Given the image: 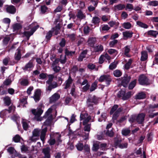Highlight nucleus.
<instances>
[{
    "label": "nucleus",
    "mask_w": 158,
    "mask_h": 158,
    "mask_svg": "<svg viewBox=\"0 0 158 158\" xmlns=\"http://www.w3.org/2000/svg\"><path fill=\"white\" fill-rule=\"evenodd\" d=\"M110 57L107 53H105V54L102 55L99 58V62L100 64H102L105 59L110 60Z\"/></svg>",
    "instance_id": "10"
},
{
    "label": "nucleus",
    "mask_w": 158,
    "mask_h": 158,
    "mask_svg": "<svg viewBox=\"0 0 158 158\" xmlns=\"http://www.w3.org/2000/svg\"><path fill=\"white\" fill-rule=\"evenodd\" d=\"M130 130L128 129H123L122 131V133L123 135L124 136H127L130 134Z\"/></svg>",
    "instance_id": "31"
},
{
    "label": "nucleus",
    "mask_w": 158,
    "mask_h": 158,
    "mask_svg": "<svg viewBox=\"0 0 158 158\" xmlns=\"http://www.w3.org/2000/svg\"><path fill=\"white\" fill-rule=\"evenodd\" d=\"M77 82V83L80 84L81 86L89 84L87 80L84 79L82 81V79L81 78L78 79Z\"/></svg>",
    "instance_id": "23"
},
{
    "label": "nucleus",
    "mask_w": 158,
    "mask_h": 158,
    "mask_svg": "<svg viewBox=\"0 0 158 158\" xmlns=\"http://www.w3.org/2000/svg\"><path fill=\"white\" fill-rule=\"evenodd\" d=\"M136 84V80H134L131 82L129 85V89H132L135 87Z\"/></svg>",
    "instance_id": "46"
},
{
    "label": "nucleus",
    "mask_w": 158,
    "mask_h": 158,
    "mask_svg": "<svg viewBox=\"0 0 158 158\" xmlns=\"http://www.w3.org/2000/svg\"><path fill=\"white\" fill-rule=\"evenodd\" d=\"M60 62L62 64H64L65 63L66 58L65 56L61 55L60 58Z\"/></svg>",
    "instance_id": "49"
},
{
    "label": "nucleus",
    "mask_w": 158,
    "mask_h": 158,
    "mask_svg": "<svg viewBox=\"0 0 158 158\" xmlns=\"http://www.w3.org/2000/svg\"><path fill=\"white\" fill-rule=\"evenodd\" d=\"M145 115L142 113L139 114L137 117L136 121L139 123H141L144 121Z\"/></svg>",
    "instance_id": "14"
},
{
    "label": "nucleus",
    "mask_w": 158,
    "mask_h": 158,
    "mask_svg": "<svg viewBox=\"0 0 158 158\" xmlns=\"http://www.w3.org/2000/svg\"><path fill=\"white\" fill-rule=\"evenodd\" d=\"M92 21L94 24L98 23L100 22V19L97 17H93L92 19Z\"/></svg>",
    "instance_id": "51"
},
{
    "label": "nucleus",
    "mask_w": 158,
    "mask_h": 158,
    "mask_svg": "<svg viewBox=\"0 0 158 158\" xmlns=\"http://www.w3.org/2000/svg\"><path fill=\"white\" fill-rule=\"evenodd\" d=\"M139 84L142 85L147 84L148 83V79L145 76L143 75L139 77Z\"/></svg>",
    "instance_id": "6"
},
{
    "label": "nucleus",
    "mask_w": 158,
    "mask_h": 158,
    "mask_svg": "<svg viewBox=\"0 0 158 158\" xmlns=\"http://www.w3.org/2000/svg\"><path fill=\"white\" fill-rule=\"evenodd\" d=\"M106 134L108 136L111 137L113 136L114 132L112 130H107L106 133Z\"/></svg>",
    "instance_id": "52"
},
{
    "label": "nucleus",
    "mask_w": 158,
    "mask_h": 158,
    "mask_svg": "<svg viewBox=\"0 0 158 158\" xmlns=\"http://www.w3.org/2000/svg\"><path fill=\"white\" fill-rule=\"evenodd\" d=\"M97 83L96 82H94L93 83L90 88V92H92L95 90L97 87Z\"/></svg>",
    "instance_id": "43"
},
{
    "label": "nucleus",
    "mask_w": 158,
    "mask_h": 158,
    "mask_svg": "<svg viewBox=\"0 0 158 158\" xmlns=\"http://www.w3.org/2000/svg\"><path fill=\"white\" fill-rule=\"evenodd\" d=\"M118 62L117 61H114L111 63L109 66V69L111 70H113L115 68Z\"/></svg>",
    "instance_id": "36"
},
{
    "label": "nucleus",
    "mask_w": 158,
    "mask_h": 158,
    "mask_svg": "<svg viewBox=\"0 0 158 158\" xmlns=\"http://www.w3.org/2000/svg\"><path fill=\"white\" fill-rule=\"evenodd\" d=\"M60 28V26L59 24L56 25L55 27L52 28V31L55 32V35H57L58 34V31Z\"/></svg>",
    "instance_id": "37"
},
{
    "label": "nucleus",
    "mask_w": 158,
    "mask_h": 158,
    "mask_svg": "<svg viewBox=\"0 0 158 158\" xmlns=\"http://www.w3.org/2000/svg\"><path fill=\"white\" fill-rule=\"evenodd\" d=\"M113 74L116 77H120L122 74V72L119 70H116L113 72Z\"/></svg>",
    "instance_id": "33"
},
{
    "label": "nucleus",
    "mask_w": 158,
    "mask_h": 158,
    "mask_svg": "<svg viewBox=\"0 0 158 158\" xmlns=\"http://www.w3.org/2000/svg\"><path fill=\"white\" fill-rule=\"evenodd\" d=\"M5 103L7 105H9L10 103V99L8 97H6L4 98Z\"/></svg>",
    "instance_id": "54"
},
{
    "label": "nucleus",
    "mask_w": 158,
    "mask_h": 158,
    "mask_svg": "<svg viewBox=\"0 0 158 158\" xmlns=\"http://www.w3.org/2000/svg\"><path fill=\"white\" fill-rule=\"evenodd\" d=\"M22 26L19 23H16L13 25V27L14 30H18L22 28Z\"/></svg>",
    "instance_id": "38"
},
{
    "label": "nucleus",
    "mask_w": 158,
    "mask_h": 158,
    "mask_svg": "<svg viewBox=\"0 0 158 158\" xmlns=\"http://www.w3.org/2000/svg\"><path fill=\"white\" fill-rule=\"evenodd\" d=\"M108 52L110 54L115 53L116 55L118 54V52L117 50L113 49H110L108 50Z\"/></svg>",
    "instance_id": "53"
},
{
    "label": "nucleus",
    "mask_w": 158,
    "mask_h": 158,
    "mask_svg": "<svg viewBox=\"0 0 158 158\" xmlns=\"http://www.w3.org/2000/svg\"><path fill=\"white\" fill-rule=\"evenodd\" d=\"M22 138L18 135H16L13 138V140L15 142L18 143L19 142Z\"/></svg>",
    "instance_id": "35"
},
{
    "label": "nucleus",
    "mask_w": 158,
    "mask_h": 158,
    "mask_svg": "<svg viewBox=\"0 0 158 158\" xmlns=\"http://www.w3.org/2000/svg\"><path fill=\"white\" fill-rule=\"evenodd\" d=\"M131 77L127 75L124 76L122 78V84L124 87H126L127 86L128 84L130 81Z\"/></svg>",
    "instance_id": "7"
},
{
    "label": "nucleus",
    "mask_w": 158,
    "mask_h": 158,
    "mask_svg": "<svg viewBox=\"0 0 158 158\" xmlns=\"http://www.w3.org/2000/svg\"><path fill=\"white\" fill-rule=\"evenodd\" d=\"M52 110V109L50 108L46 112L44 117L48 118V119L44 122V125L48 126L50 124L52 118V115L50 114Z\"/></svg>",
    "instance_id": "2"
},
{
    "label": "nucleus",
    "mask_w": 158,
    "mask_h": 158,
    "mask_svg": "<svg viewBox=\"0 0 158 158\" xmlns=\"http://www.w3.org/2000/svg\"><path fill=\"white\" fill-rule=\"evenodd\" d=\"M60 98V94L58 93H55L50 98V102L51 103L55 102L58 100Z\"/></svg>",
    "instance_id": "11"
},
{
    "label": "nucleus",
    "mask_w": 158,
    "mask_h": 158,
    "mask_svg": "<svg viewBox=\"0 0 158 158\" xmlns=\"http://www.w3.org/2000/svg\"><path fill=\"white\" fill-rule=\"evenodd\" d=\"M90 87L89 84L84 85L82 88V90L84 91H86L88 90Z\"/></svg>",
    "instance_id": "64"
},
{
    "label": "nucleus",
    "mask_w": 158,
    "mask_h": 158,
    "mask_svg": "<svg viewBox=\"0 0 158 158\" xmlns=\"http://www.w3.org/2000/svg\"><path fill=\"white\" fill-rule=\"evenodd\" d=\"M148 58V55L147 52L145 51L141 52V60L142 61H144L147 59Z\"/></svg>",
    "instance_id": "27"
},
{
    "label": "nucleus",
    "mask_w": 158,
    "mask_h": 158,
    "mask_svg": "<svg viewBox=\"0 0 158 158\" xmlns=\"http://www.w3.org/2000/svg\"><path fill=\"white\" fill-rule=\"evenodd\" d=\"M47 128L45 127L44 128L42 129L41 132L40 139L41 140L44 142L45 136L46 133L47 131Z\"/></svg>",
    "instance_id": "17"
},
{
    "label": "nucleus",
    "mask_w": 158,
    "mask_h": 158,
    "mask_svg": "<svg viewBox=\"0 0 158 158\" xmlns=\"http://www.w3.org/2000/svg\"><path fill=\"white\" fill-rule=\"evenodd\" d=\"M73 80L70 76H69V78L65 82V86L64 87L65 89H67L69 88L70 85L72 84Z\"/></svg>",
    "instance_id": "19"
},
{
    "label": "nucleus",
    "mask_w": 158,
    "mask_h": 158,
    "mask_svg": "<svg viewBox=\"0 0 158 158\" xmlns=\"http://www.w3.org/2000/svg\"><path fill=\"white\" fill-rule=\"evenodd\" d=\"M7 151L8 152H9L10 154H12L14 153H16V154L18 153H17L16 151L14 148L13 147H10L8 148Z\"/></svg>",
    "instance_id": "48"
},
{
    "label": "nucleus",
    "mask_w": 158,
    "mask_h": 158,
    "mask_svg": "<svg viewBox=\"0 0 158 158\" xmlns=\"http://www.w3.org/2000/svg\"><path fill=\"white\" fill-rule=\"evenodd\" d=\"M39 26L36 23H32L28 27H26L24 29L28 30L31 29L30 32L25 31L23 33L24 36H26L27 40L29 39L30 37L32 35L36 30L39 27Z\"/></svg>",
    "instance_id": "1"
},
{
    "label": "nucleus",
    "mask_w": 158,
    "mask_h": 158,
    "mask_svg": "<svg viewBox=\"0 0 158 158\" xmlns=\"http://www.w3.org/2000/svg\"><path fill=\"white\" fill-rule=\"evenodd\" d=\"M110 27L107 25H103L102 26V30L103 31H107L109 30Z\"/></svg>",
    "instance_id": "55"
},
{
    "label": "nucleus",
    "mask_w": 158,
    "mask_h": 158,
    "mask_svg": "<svg viewBox=\"0 0 158 158\" xmlns=\"http://www.w3.org/2000/svg\"><path fill=\"white\" fill-rule=\"evenodd\" d=\"M97 99L95 96H93L89 98L87 100V103L89 105H91L90 103H96L97 102Z\"/></svg>",
    "instance_id": "18"
},
{
    "label": "nucleus",
    "mask_w": 158,
    "mask_h": 158,
    "mask_svg": "<svg viewBox=\"0 0 158 158\" xmlns=\"http://www.w3.org/2000/svg\"><path fill=\"white\" fill-rule=\"evenodd\" d=\"M99 148V144L98 142L94 143L93 144L92 150L95 151H97Z\"/></svg>",
    "instance_id": "42"
},
{
    "label": "nucleus",
    "mask_w": 158,
    "mask_h": 158,
    "mask_svg": "<svg viewBox=\"0 0 158 158\" xmlns=\"http://www.w3.org/2000/svg\"><path fill=\"white\" fill-rule=\"evenodd\" d=\"M40 130L39 129H35L32 132L33 135L36 137H38L40 135Z\"/></svg>",
    "instance_id": "34"
},
{
    "label": "nucleus",
    "mask_w": 158,
    "mask_h": 158,
    "mask_svg": "<svg viewBox=\"0 0 158 158\" xmlns=\"http://www.w3.org/2000/svg\"><path fill=\"white\" fill-rule=\"evenodd\" d=\"M122 140L120 139H115V144L116 146L121 148H126L128 146V143H127L121 144V142Z\"/></svg>",
    "instance_id": "5"
},
{
    "label": "nucleus",
    "mask_w": 158,
    "mask_h": 158,
    "mask_svg": "<svg viewBox=\"0 0 158 158\" xmlns=\"http://www.w3.org/2000/svg\"><path fill=\"white\" fill-rule=\"evenodd\" d=\"M133 33L130 31H126L123 33V37L127 39L132 37Z\"/></svg>",
    "instance_id": "15"
},
{
    "label": "nucleus",
    "mask_w": 158,
    "mask_h": 158,
    "mask_svg": "<svg viewBox=\"0 0 158 158\" xmlns=\"http://www.w3.org/2000/svg\"><path fill=\"white\" fill-rule=\"evenodd\" d=\"M126 7V9H128L129 11H131L134 8L132 4L129 3L127 4Z\"/></svg>",
    "instance_id": "57"
},
{
    "label": "nucleus",
    "mask_w": 158,
    "mask_h": 158,
    "mask_svg": "<svg viewBox=\"0 0 158 158\" xmlns=\"http://www.w3.org/2000/svg\"><path fill=\"white\" fill-rule=\"evenodd\" d=\"M52 31H49L47 33L46 36V38L47 40H49L50 39L52 36Z\"/></svg>",
    "instance_id": "61"
},
{
    "label": "nucleus",
    "mask_w": 158,
    "mask_h": 158,
    "mask_svg": "<svg viewBox=\"0 0 158 158\" xmlns=\"http://www.w3.org/2000/svg\"><path fill=\"white\" fill-rule=\"evenodd\" d=\"M43 152L44 155V156L43 158H50V149L49 147L43 149Z\"/></svg>",
    "instance_id": "9"
},
{
    "label": "nucleus",
    "mask_w": 158,
    "mask_h": 158,
    "mask_svg": "<svg viewBox=\"0 0 158 158\" xmlns=\"http://www.w3.org/2000/svg\"><path fill=\"white\" fill-rule=\"evenodd\" d=\"M118 42L117 40H114L110 42L109 45L110 47H113Z\"/></svg>",
    "instance_id": "59"
},
{
    "label": "nucleus",
    "mask_w": 158,
    "mask_h": 158,
    "mask_svg": "<svg viewBox=\"0 0 158 158\" xmlns=\"http://www.w3.org/2000/svg\"><path fill=\"white\" fill-rule=\"evenodd\" d=\"M7 11L11 14H13L15 13L16 11L15 9L13 6H8L6 8Z\"/></svg>",
    "instance_id": "20"
},
{
    "label": "nucleus",
    "mask_w": 158,
    "mask_h": 158,
    "mask_svg": "<svg viewBox=\"0 0 158 158\" xmlns=\"http://www.w3.org/2000/svg\"><path fill=\"white\" fill-rule=\"evenodd\" d=\"M91 118V117L90 116H88L86 112H82L81 114L80 120L81 121L83 120V125H85L87 123Z\"/></svg>",
    "instance_id": "3"
},
{
    "label": "nucleus",
    "mask_w": 158,
    "mask_h": 158,
    "mask_svg": "<svg viewBox=\"0 0 158 158\" xmlns=\"http://www.w3.org/2000/svg\"><path fill=\"white\" fill-rule=\"evenodd\" d=\"M125 7V5L122 4H119L114 6V9L115 10H122L124 9Z\"/></svg>",
    "instance_id": "21"
},
{
    "label": "nucleus",
    "mask_w": 158,
    "mask_h": 158,
    "mask_svg": "<svg viewBox=\"0 0 158 158\" xmlns=\"http://www.w3.org/2000/svg\"><path fill=\"white\" fill-rule=\"evenodd\" d=\"M148 34L154 37H156V35L158 34V32L156 31L151 30L149 31L148 32Z\"/></svg>",
    "instance_id": "41"
},
{
    "label": "nucleus",
    "mask_w": 158,
    "mask_h": 158,
    "mask_svg": "<svg viewBox=\"0 0 158 158\" xmlns=\"http://www.w3.org/2000/svg\"><path fill=\"white\" fill-rule=\"evenodd\" d=\"M40 94L41 90L40 89H37L35 91L33 98L36 102H37L40 100Z\"/></svg>",
    "instance_id": "12"
},
{
    "label": "nucleus",
    "mask_w": 158,
    "mask_h": 158,
    "mask_svg": "<svg viewBox=\"0 0 158 158\" xmlns=\"http://www.w3.org/2000/svg\"><path fill=\"white\" fill-rule=\"evenodd\" d=\"M124 54L127 56H128V53L130 52V47L129 46H127L124 47Z\"/></svg>",
    "instance_id": "44"
},
{
    "label": "nucleus",
    "mask_w": 158,
    "mask_h": 158,
    "mask_svg": "<svg viewBox=\"0 0 158 158\" xmlns=\"http://www.w3.org/2000/svg\"><path fill=\"white\" fill-rule=\"evenodd\" d=\"M52 66L53 70L55 72H58L60 69V68L59 66L54 64L52 65Z\"/></svg>",
    "instance_id": "39"
},
{
    "label": "nucleus",
    "mask_w": 158,
    "mask_h": 158,
    "mask_svg": "<svg viewBox=\"0 0 158 158\" xmlns=\"http://www.w3.org/2000/svg\"><path fill=\"white\" fill-rule=\"evenodd\" d=\"M149 4L153 6H156L158 5V1H151L149 2Z\"/></svg>",
    "instance_id": "62"
},
{
    "label": "nucleus",
    "mask_w": 158,
    "mask_h": 158,
    "mask_svg": "<svg viewBox=\"0 0 158 158\" xmlns=\"http://www.w3.org/2000/svg\"><path fill=\"white\" fill-rule=\"evenodd\" d=\"M146 97V94L143 92H141L135 96V98L136 99H143Z\"/></svg>",
    "instance_id": "24"
},
{
    "label": "nucleus",
    "mask_w": 158,
    "mask_h": 158,
    "mask_svg": "<svg viewBox=\"0 0 158 158\" xmlns=\"http://www.w3.org/2000/svg\"><path fill=\"white\" fill-rule=\"evenodd\" d=\"M47 7L45 6H42L41 7V10L42 13H45L47 10Z\"/></svg>",
    "instance_id": "63"
},
{
    "label": "nucleus",
    "mask_w": 158,
    "mask_h": 158,
    "mask_svg": "<svg viewBox=\"0 0 158 158\" xmlns=\"http://www.w3.org/2000/svg\"><path fill=\"white\" fill-rule=\"evenodd\" d=\"M10 40V38L9 37L7 36L4 38L3 40V44L5 45H6L9 42Z\"/></svg>",
    "instance_id": "56"
},
{
    "label": "nucleus",
    "mask_w": 158,
    "mask_h": 158,
    "mask_svg": "<svg viewBox=\"0 0 158 158\" xmlns=\"http://www.w3.org/2000/svg\"><path fill=\"white\" fill-rule=\"evenodd\" d=\"M34 65L32 63L31 61H29L27 64L23 68V69L25 71L30 70L31 69L33 68Z\"/></svg>",
    "instance_id": "16"
},
{
    "label": "nucleus",
    "mask_w": 158,
    "mask_h": 158,
    "mask_svg": "<svg viewBox=\"0 0 158 158\" xmlns=\"http://www.w3.org/2000/svg\"><path fill=\"white\" fill-rule=\"evenodd\" d=\"M122 110V109L121 108H119L116 111L113 115L112 117L114 119H115L118 116V113L120 112Z\"/></svg>",
    "instance_id": "32"
},
{
    "label": "nucleus",
    "mask_w": 158,
    "mask_h": 158,
    "mask_svg": "<svg viewBox=\"0 0 158 158\" xmlns=\"http://www.w3.org/2000/svg\"><path fill=\"white\" fill-rule=\"evenodd\" d=\"M20 84L23 85H27L28 84V81L27 79H23L21 81Z\"/></svg>",
    "instance_id": "50"
},
{
    "label": "nucleus",
    "mask_w": 158,
    "mask_h": 158,
    "mask_svg": "<svg viewBox=\"0 0 158 158\" xmlns=\"http://www.w3.org/2000/svg\"><path fill=\"white\" fill-rule=\"evenodd\" d=\"M76 147L78 150L81 151L83 148V144L82 143H79L76 145Z\"/></svg>",
    "instance_id": "45"
},
{
    "label": "nucleus",
    "mask_w": 158,
    "mask_h": 158,
    "mask_svg": "<svg viewBox=\"0 0 158 158\" xmlns=\"http://www.w3.org/2000/svg\"><path fill=\"white\" fill-rule=\"evenodd\" d=\"M28 121L25 119H23L22 121L23 126V128L27 130L28 128Z\"/></svg>",
    "instance_id": "25"
},
{
    "label": "nucleus",
    "mask_w": 158,
    "mask_h": 158,
    "mask_svg": "<svg viewBox=\"0 0 158 158\" xmlns=\"http://www.w3.org/2000/svg\"><path fill=\"white\" fill-rule=\"evenodd\" d=\"M32 112L35 117H39L43 113V111L40 108H38L37 109L32 110Z\"/></svg>",
    "instance_id": "13"
},
{
    "label": "nucleus",
    "mask_w": 158,
    "mask_h": 158,
    "mask_svg": "<svg viewBox=\"0 0 158 158\" xmlns=\"http://www.w3.org/2000/svg\"><path fill=\"white\" fill-rule=\"evenodd\" d=\"M86 53L87 52L85 51H84L82 52L78 58V60L80 61H82L83 59L85 57V55Z\"/></svg>",
    "instance_id": "30"
},
{
    "label": "nucleus",
    "mask_w": 158,
    "mask_h": 158,
    "mask_svg": "<svg viewBox=\"0 0 158 158\" xmlns=\"http://www.w3.org/2000/svg\"><path fill=\"white\" fill-rule=\"evenodd\" d=\"M122 26L126 29H129L131 27V24L129 22L124 23L122 24Z\"/></svg>",
    "instance_id": "28"
},
{
    "label": "nucleus",
    "mask_w": 158,
    "mask_h": 158,
    "mask_svg": "<svg viewBox=\"0 0 158 158\" xmlns=\"http://www.w3.org/2000/svg\"><path fill=\"white\" fill-rule=\"evenodd\" d=\"M103 50L102 46L101 45H98L94 47V50L96 52L102 51Z\"/></svg>",
    "instance_id": "26"
},
{
    "label": "nucleus",
    "mask_w": 158,
    "mask_h": 158,
    "mask_svg": "<svg viewBox=\"0 0 158 158\" xmlns=\"http://www.w3.org/2000/svg\"><path fill=\"white\" fill-rule=\"evenodd\" d=\"M17 52L15 55V59L16 60H19L21 58L20 50L19 48L17 49Z\"/></svg>",
    "instance_id": "29"
},
{
    "label": "nucleus",
    "mask_w": 158,
    "mask_h": 158,
    "mask_svg": "<svg viewBox=\"0 0 158 158\" xmlns=\"http://www.w3.org/2000/svg\"><path fill=\"white\" fill-rule=\"evenodd\" d=\"M125 92L123 91H121L119 92L118 94V97H123V99L125 100L127 99L131 96V92H128L125 95Z\"/></svg>",
    "instance_id": "4"
},
{
    "label": "nucleus",
    "mask_w": 158,
    "mask_h": 158,
    "mask_svg": "<svg viewBox=\"0 0 158 158\" xmlns=\"http://www.w3.org/2000/svg\"><path fill=\"white\" fill-rule=\"evenodd\" d=\"M99 81L102 82L106 81L108 85L109 84V82L111 81V79L110 76L108 75H103L101 76L99 78Z\"/></svg>",
    "instance_id": "8"
},
{
    "label": "nucleus",
    "mask_w": 158,
    "mask_h": 158,
    "mask_svg": "<svg viewBox=\"0 0 158 158\" xmlns=\"http://www.w3.org/2000/svg\"><path fill=\"white\" fill-rule=\"evenodd\" d=\"M88 42L90 46H93L96 42V39L94 38H90L89 39Z\"/></svg>",
    "instance_id": "22"
},
{
    "label": "nucleus",
    "mask_w": 158,
    "mask_h": 158,
    "mask_svg": "<svg viewBox=\"0 0 158 158\" xmlns=\"http://www.w3.org/2000/svg\"><path fill=\"white\" fill-rule=\"evenodd\" d=\"M118 106L117 105H114L112 108L110 114H112L113 113L117 110L118 108Z\"/></svg>",
    "instance_id": "58"
},
{
    "label": "nucleus",
    "mask_w": 158,
    "mask_h": 158,
    "mask_svg": "<svg viewBox=\"0 0 158 158\" xmlns=\"http://www.w3.org/2000/svg\"><path fill=\"white\" fill-rule=\"evenodd\" d=\"M131 63L132 60L131 59L129 60V61L125 64V68L127 69H128L129 68Z\"/></svg>",
    "instance_id": "60"
},
{
    "label": "nucleus",
    "mask_w": 158,
    "mask_h": 158,
    "mask_svg": "<svg viewBox=\"0 0 158 158\" xmlns=\"http://www.w3.org/2000/svg\"><path fill=\"white\" fill-rule=\"evenodd\" d=\"M137 24L138 26L142 27H143L144 28H147L148 27V26L146 24L139 21L137 22Z\"/></svg>",
    "instance_id": "47"
},
{
    "label": "nucleus",
    "mask_w": 158,
    "mask_h": 158,
    "mask_svg": "<svg viewBox=\"0 0 158 158\" xmlns=\"http://www.w3.org/2000/svg\"><path fill=\"white\" fill-rule=\"evenodd\" d=\"M77 17L80 19H82L85 17V15L81 11H79L77 15Z\"/></svg>",
    "instance_id": "40"
}]
</instances>
